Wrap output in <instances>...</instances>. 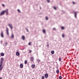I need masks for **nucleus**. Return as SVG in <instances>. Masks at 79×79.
Segmentation results:
<instances>
[{
  "mask_svg": "<svg viewBox=\"0 0 79 79\" xmlns=\"http://www.w3.org/2000/svg\"><path fill=\"white\" fill-rule=\"evenodd\" d=\"M1 62L0 63V64H3V61H4V59L3 57L1 58V59H0Z\"/></svg>",
  "mask_w": 79,
  "mask_h": 79,
  "instance_id": "f257e3e1",
  "label": "nucleus"
},
{
  "mask_svg": "<svg viewBox=\"0 0 79 79\" xmlns=\"http://www.w3.org/2000/svg\"><path fill=\"white\" fill-rule=\"evenodd\" d=\"M3 64H0V71H2V69L3 68V66H2Z\"/></svg>",
  "mask_w": 79,
  "mask_h": 79,
  "instance_id": "f03ea898",
  "label": "nucleus"
},
{
  "mask_svg": "<svg viewBox=\"0 0 79 79\" xmlns=\"http://www.w3.org/2000/svg\"><path fill=\"white\" fill-rule=\"evenodd\" d=\"M4 13H6V15H8V13H9L8 12V9H6V10H4Z\"/></svg>",
  "mask_w": 79,
  "mask_h": 79,
  "instance_id": "7ed1b4c3",
  "label": "nucleus"
},
{
  "mask_svg": "<svg viewBox=\"0 0 79 79\" xmlns=\"http://www.w3.org/2000/svg\"><path fill=\"white\" fill-rule=\"evenodd\" d=\"M30 60L32 61V62H33L34 60V57H31L30 58Z\"/></svg>",
  "mask_w": 79,
  "mask_h": 79,
  "instance_id": "20e7f679",
  "label": "nucleus"
},
{
  "mask_svg": "<svg viewBox=\"0 0 79 79\" xmlns=\"http://www.w3.org/2000/svg\"><path fill=\"white\" fill-rule=\"evenodd\" d=\"M4 14H5V11H4V10L1 12L0 15L1 16H2V15H4Z\"/></svg>",
  "mask_w": 79,
  "mask_h": 79,
  "instance_id": "39448f33",
  "label": "nucleus"
},
{
  "mask_svg": "<svg viewBox=\"0 0 79 79\" xmlns=\"http://www.w3.org/2000/svg\"><path fill=\"white\" fill-rule=\"evenodd\" d=\"M6 31L7 34V35H9V33H8V29L7 27L6 28Z\"/></svg>",
  "mask_w": 79,
  "mask_h": 79,
  "instance_id": "423d86ee",
  "label": "nucleus"
},
{
  "mask_svg": "<svg viewBox=\"0 0 79 79\" xmlns=\"http://www.w3.org/2000/svg\"><path fill=\"white\" fill-rule=\"evenodd\" d=\"M1 36L2 37H4L3 36V32L2 31L1 32Z\"/></svg>",
  "mask_w": 79,
  "mask_h": 79,
  "instance_id": "0eeeda50",
  "label": "nucleus"
},
{
  "mask_svg": "<svg viewBox=\"0 0 79 79\" xmlns=\"http://www.w3.org/2000/svg\"><path fill=\"white\" fill-rule=\"evenodd\" d=\"M9 26V27L11 28V29H13V26H12V25L11 24H8Z\"/></svg>",
  "mask_w": 79,
  "mask_h": 79,
  "instance_id": "6e6552de",
  "label": "nucleus"
},
{
  "mask_svg": "<svg viewBox=\"0 0 79 79\" xmlns=\"http://www.w3.org/2000/svg\"><path fill=\"white\" fill-rule=\"evenodd\" d=\"M22 39H23V40H25V36L24 35H23L21 38Z\"/></svg>",
  "mask_w": 79,
  "mask_h": 79,
  "instance_id": "1a4fd4ad",
  "label": "nucleus"
},
{
  "mask_svg": "<svg viewBox=\"0 0 79 79\" xmlns=\"http://www.w3.org/2000/svg\"><path fill=\"white\" fill-rule=\"evenodd\" d=\"M74 13L75 14V18H77V12H74Z\"/></svg>",
  "mask_w": 79,
  "mask_h": 79,
  "instance_id": "9d476101",
  "label": "nucleus"
},
{
  "mask_svg": "<svg viewBox=\"0 0 79 79\" xmlns=\"http://www.w3.org/2000/svg\"><path fill=\"white\" fill-rule=\"evenodd\" d=\"M20 68H23V64H20Z\"/></svg>",
  "mask_w": 79,
  "mask_h": 79,
  "instance_id": "9b49d317",
  "label": "nucleus"
},
{
  "mask_svg": "<svg viewBox=\"0 0 79 79\" xmlns=\"http://www.w3.org/2000/svg\"><path fill=\"white\" fill-rule=\"evenodd\" d=\"M0 55L2 56H3L5 55V54L3 52H1L0 53Z\"/></svg>",
  "mask_w": 79,
  "mask_h": 79,
  "instance_id": "f8f14e48",
  "label": "nucleus"
},
{
  "mask_svg": "<svg viewBox=\"0 0 79 79\" xmlns=\"http://www.w3.org/2000/svg\"><path fill=\"white\" fill-rule=\"evenodd\" d=\"M44 76L45 78H47V77H48V75L46 73L45 74Z\"/></svg>",
  "mask_w": 79,
  "mask_h": 79,
  "instance_id": "ddd939ff",
  "label": "nucleus"
},
{
  "mask_svg": "<svg viewBox=\"0 0 79 79\" xmlns=\"http://www.w3.org/2000/svg\"><path fill=\"white\" fill-rule=\"evenodd\" d=\"M16 56H19V52H17L16 53Z\"/></svg>",
  "mask_w": 79,
  "mask_h": 79,
  "instance_id": "4468645a",
  "label": "nucleus"
},
{
  "mask_svg": "<svg viewBox=\"0 0 79 79\" xmlns=\"http://www.w3.org/2000/svg\"><path fill=\"white\" fill-rule=\"evenodd\" d=\"M35 64H32L31 66V67H32V68L33 69H34V68H35Z\"/></svg>",
  "mask_w": 79,
  "mask_h": 79,
  "instance_id": "2eb2a0df",
  "label": "nucleus"
},
{
  "mask_svg": "<svg viewBox=\"0 0 79 79\" xmlns=\"http://www.w3.org/2000/svg\"><path fill=\"white\" fill-rule=\"evenodd\" d=\"M51 53L52 54V55H53L54 53H55V51H54V50H52L51 52Z\"/></svg>",
  "mask_w": 79,
  "mask_h": 79,
  "instance_id": "dca6fc26",
  "label": "nucleus"
},
{
  "mask_svg": "<svg viewBox=\"0 0 79 79\" xmlns=\"http://www.w3.org/2000/svg\"><path fill=\"white\" fill-rule=\"evenodd\" d=\"M56 73L57 74H59L60 73V71H59V69H57V70H56Z\"/></svg>",
  "mask_w": 79,
  "mask_h": 79,
  "instance_id": "f3484780",
  "label": "nucleus"
},
{
  "mask_svg": "<svg viewBox=\"0 0 79 79\" xmlns=\"http://www.w3.org/2000/svg\"><path fill=\"white\" fill-rule=\"evenodd\" d=\"M11 38H12V39L14 38V35H13V34H12L11 35Z\"/></svg>",
  "mask_w": 79,
  "mask_h": 79,
  "instance_id": "a211bd4d",
  "label": "nucleus"
},
{
  "mask_svg": "<svg viewBox=\"0 0 79 79\" xmlns=\"http://www.w3.org/2000/svg\"><path fill=\"white\" fill-rule=\"evenodd\" d=\"M37 61L38 63H39L40 62V59H38L37 60Z\"/></svg>",
  "mask_w": 79,
  "mask_h": 79,
  "instance_id": "6ab92c4d",
  "label": "nucleus"
},
{
  "mask_svg": "<svg viewBox=\"0 0 79 79\" xmlns=\"http://www.w3.org/2000/svg\"><path fill=\"white\" fill-rule=\"evenodd\" d=\"M43 33H45V30L43 29Z\"/></svg>",
  "mask_w": 79,
  "mask_h": 79,
  "instance_id": "aec40b11",
  "label": "nucleus"
},
{
  "mask_svg": "<svg viewBox=\"0 0 79 79\" xmlns=\"http://www.w3.org/2000/svg\"><path fill=\"white\" fill-rule=\"evenodd\" d=\"M62 77H62V76H60L59 77V79H62Z\"/></svg>",
  "mask_w": 79,
  "mask_h": 79,
  "instance_id": "412c9836",
  "label": "nucleus"
},
{
  "mask_svg": "<svg viewBox=\"0 0 79 79\" xmlns=\"http://www.w3.org/2000/svg\"><path fill=\"white\" fill-rule=\"evenodd\" d=\"M47 47H49V44H48V43H47Z\"/></svg>",
  "mask_w": 79,
  "mask_h": 79,
  "instance_id": "4be33fe9",
  "label": "nucleus"
},
{
  "mask_svg": "<svg viewBox=\"0 0 79 79\" xmlns=\"http://www.w3.org/2000/svg\"><path fill=\"white\" fill-rule=\"evenodd\" d=\"M41 79H45V77L44 76H43L41 77Z\"/></svg>",
  "mask_w": 79,
  "mask_h": 79,
  "instance_id": "5701e85b",
  "label": "nucleus"
},
{
  "mask_svg": "<svg viewBox=\"0 0 79 79\" xmlns=\"http://www.w3.org/2000/svg\"><path fill=\"white\" fill-rule=\"evenodd\" d=\"M27 60H25L24 62V63L25 64H27Z\"/></svg>",
  "mask_w": 79,
  "mask_h": 79,
  "instance_id": "b1692460",
  "label": "nucleus"
},
{
  "mask_svg": "<svg viewBox=\"0 0 79 79\" xmlns=\"http://www.w3.org/2000/svg\"><path fill=\"white\" fill-rule=\"evenodd\" d=\"M59 61H61V58H59Z\"/></svg>",
  "mask_w": 79,
  "mask_h": 79,
  "instance_id": "393cba45",
  "label": "nucleus"
},
{
  "mask_svg": "<svg viewBox=\"0 0 79 79\" xmlns=\"http://www.w3.org/2000/svg\"><path fill=\"white\" fill-rule=\"evenodd\" d=\"M62 37H64V34H62Z\"/></svg>",
  "mask_w": 79,
  "mask_h": 79,
  "instance_id": "a878e982",
  "label": "nucleus"
},
{
  "mask_svg": "<svg viewBox=\"0 0 79 79\" xmlns=\"http://www.w3.org/2000/svg\"><path fill=\"white\" fill-rule=\"evenodd\" d=\"M64 27H61V29H64Z\"/></svg>",
  "mask_w": 79,
  "mask_h": 79,
  "instance_id": "bb28decb",
  "label": "nucleus"
},
{
  "mask_svg": "<svg viewBox=\"0 0 79 79\" xmlns=\"http://www.w3.org/2000/svg\"><path fill=\"white\" fill-rule=\"evenodd\" d=\"M31 42H29L28 43V45H31Z\"/></svg>",
  "mask_w": 79,
  "mask_h": 79,
  "instance_id": "cd10ccee",
  "label": "nucleus"
},
{
  "mask_svg": "<svg viewBox=\"0 0 79 79\" xmlns=\"http://www.w3.org/2000/svg\"><path fill=\"white\" fill-rule=\"evenodd\" d=\"M47 2L48 3H49V2H50V0H47Z\"/></svg>",
  "mask_w": 79,
  "mask_h": 79,
  "instance_id": "c85d7f7f",
  "label": "nucleus"
},
{
  "mask_svg": "<svg viewBox=\"0 0 79 79\" xmlns=\"http://www.w3.org/2000/svg\"><path fill=\"white\" fill-rule=\"evenodd\" d=\"M46 20H48V17L47 16L46 17Z\"/></svg>",
  "mask_w": 79,
  "mask_h": 79,
  "instance_id": "c756f323",
  "label": "nucleus"
},
{
  "mask_svg": "<svg viewBox=\"0 0 79 79\" xmlns=\"http://www.w3.org/2000/svg\"><path fill=\"white\" fill-rule=\"evenodd\" d=\"M18 11L19 12V13H21V12L20 11V10H19L18 9Z\"/></svg>",
  "mask_w": 79,
  "mask_h": 79,
  "instance_id": "7c9ffc66",
  "label": "nucleus"
},
{
  "mask_svg": "<svg viewBox=\"0 0 79 79\" xmlns=\"http://www.w3.org/2000/svg\"><path fill=\"white\" fill-rule=\"evenodd\" d=\"M7 43H6V44H5V45L6 46H7Z\"/></svg>",
  "mask_w": 79,
  "mask_h": 79,
  "instance_id": "2f4dec72",
  "label": "nucleus"
},
{
  "mask_svg": "<svg viewBox=\"0 0 79 79\" xmlns=\"http://www.w3.org/2000/svg\"><path fill=\"white\" fill-rule=\"evenodd\" d=\"M2 6H3V7L5 6V5H4V4H2Z\"/></svg>",
  "mask_w": 79,
  "mask_h": 79,
  "instance_id": "473e14b6",
  "label": "nucleus"
},
{
  "mask_svg": "<svg viewBox=\"0 0 79 79\" xmlns=\"http://www.w3.org/2000/svg\"><path fill=\"white\" fill-rule=\"evenodd\" d=\"M54 10H56V7H54Z\"/></svg>",
  "mask_w": 79,
  "mask_h": 79,
  "instance_id": "72a5a7b5",
  "label": "nucleus"
},
{
  "mask_svg": "<svg viewBox=\"0 0 79 79\" xmlns=\"http://www.w3.org/2000/svg\"><path fill=\"white\" fill-rule=\"evenodd\" d=\"M53 30L55 31V30H56V29L55 28H53Z\"/></svg>",
  "mask_w": 79,
  "mask_h": 79,
  "instance_id": "f704fd0d",
  "label": "nucleus"
},
{
  "mask_svg": "<svg viewBox=\"0 0 79 79\" xmlns=\"http://www.w3.org/2000/svg\"><path fill=\"white\" fill-rule=\"evenodd\" d=\"M27 32H29V30H28L27 29Z\"/></svg>",
  "mask_w": 79,
  "mask_h": 79,
  "instance_id": "c9c22d12",
  "label": "nucleus"
},
{
  "mask_svg": "<svg viewBox=\"0 0 79 79\" xmlns=\"http://www.w3.org/2000/svg\"><path fill=\"white\" fill-rule=\"evenodd\" d=\"M29 53H31V50L29 51Z\"/></svg>",
  "mask_w": 79,
  "mask_h": 79,
  "instance_id": "e433bc0d",
  "label": "nucleus"
},
{
  "mask_svg": "<svg viewBox=\"0 0 79 79\" xmlns=\"http://www.w3.org/2000/svg\"><path fill=\"white\" fill-rule=\"evenodd\" d=\"M73 4H74L75 3H74V2H73Z\"/></svg>",
  "mask_w": 79,
  "mask_h": 79,
  "instance_id": "4c0bfd02",
  "label": "nucleus"
},
{
  "mask_svg": "<svg viewBox=\"0 0 79 79\" xmlns=\"http://www.w3.org/2000/svg\"><path fill=\"white\" fill-rule=\"evenodd\" d=\"M0 79H2V78L1 77H0Z\"/></svg>",
  "mask_w": 79,
  "mask_h": 79,
  "instance_id": "58836bf2",
  "label": "nucleus"
},
{
  "mask_svg": "<svg viewBox=\"0 0 79 79\" xmlns=\"http://www.w3.org/2000/svg\"><path fill=\"white\" fill-rule=\"evenodd\" d=\"M31 79H34V78H31Z\"/></svg>",
  "mask_w": 79,
  "mask_h": 79,
  "instance_id": "ea45409f",
  "label": "nucleus"
}]
</instances>
